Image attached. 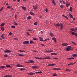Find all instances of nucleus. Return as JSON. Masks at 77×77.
Here are the masks:
<instances>
[{
	"mask_svg": "<svg viewBox=\"0 0 77 77\" xmlns=\"http://www.w3.org/2000/svg\"><path fill=\"white\" fill-rule=\"evenodd\" d=\"M60 26V30H62L63 29V25L62 23H61L60 24V23H57L55 25V26L56 27H59Z\"/></svg>",
	"mask_w": 77,
	"mask_h": 77,
	"instance_id": "1",
	"label": "nucleus"
},
{
	"mask_svg": "<svg viewBox=\"0 0 77 77\" xmlns=\"http://www.w3.org/2000/svg\"><path fill=\"white\" fill-rule=\"evenodd\" d=\"M29 41H26L24 42H23V44H25V45H28V44H29Z\"/></svg>",
	"mask_w": 77,
	"mask_h": 77,
	"instance_id": "2",
	"label": "nucleus"
},
{
	"mask_svg": "<svg viewBox=\"0 0 77 77\" xmlns=\"http://www.w3.org/2000/svg\"><path fill=\"white\" fill-rule=\"evenodd\" d=\"M16 66L17 67H19L20 68H22L23 67V65L21 64H17Z\"/></svg>",
	"mask_w": 77,
	"mask_h": 77,
	"instance_id": "3",
	"label": "nucleus"
},
{
	"mask_svg": "<svg viewBox=\"0 0 77 77\" xmlns=\"http://www.w3.org/2000/svg\"><path fill=\"white\" fill-rule=\"evenodd\" d=\"M4 52V53H11V51L9 50H5Z\"/></svg>",
	"mask_w": 77,
	"mask_h": 77,
	"instance_id": "4",
	"label": "nucleus"
},
{
	"mask_svg": "<svg viewBox=\"0 0 77 77\" xmlns=\"http://www.w3.org/2000/svg\"><path fill=\"white\" fill-rule=\"evenodd\" d=\"M40 41H43V38L42 37H40L39 38Z\"/></svg>",
	"mask_w": 77,
	"mask_h": 77,
	"instance_id": "5",
	"label": "nucleus"
},
{
	"mask_svg": "<svg viewBox=\"0 0 77 77\" xmlns=\"http://www.w3.org/2000/svg\"><path fill=\"white\" fill-rule=\"evenodd\" d=\"M68 44L67 43H62V45L63 46H64V47H65V46H66V45H68Z\"/></svg>",
	"mask_w": 77,
	"mask_h": 77,
	"instance_id": "6",
	"label": "nucleus"
},
{
	"mask_svg": "<svg viewBox=\"0 0 77 77\" xmlns=\"http://www.w3.org/2000/svg\"><path fill=\"white\" fill-rule=\"evenodd\" d=\"M70 30H71L72 31H74V32H76V29H75L72 28L70 29Z\"/></svg>",
	"mask_w": 77,
	"mask_h": 77,
	"instance_id": "7",
	"label": "nucleus"
},
{
	"mask_svg": "<svg viewBox=\"0 0 77 77\" xmlns=\"http://www.w3.org/2000/svg\"><path fill=\"white\" fill-rule=\"evenodd\" d=\"M5 77H12V75H4Z\"/></svg>",
	"mask_w": 77,
	"mask_h": 77,
	"instance_id": "8",
	"label": "nucleus"
},
{
	"mask_svg": "<svg viewBox=\"0 0 77 77\" xmlns=\"http://www.w3.org/2000/svg\"><path fill=\"white\" fill-rule=\"evenodd\" d=\"M50 36H51V37H53V36H54V35L53 34V33L52 32H50Z\"/></svg>",
	"mask_w": 77,
	"mask_h": 77,
	"instance_id": "9",
	"label": "nucleus"
},
{
	"mask_svg": "<svg viewBox=\"0 0 77 77\" xmlns=\"http://www.w3.org/2000/svg\"><path fill=\"white\" fill-rule=\"evenodd\" d=\"M32 68L33 69H36V68H38V66H32Z\"/></svg>",
	"mask_w": 77,
	"mask_h": 77,
	"instance_id": "10",
	"label": "nucleus"
},
{
	"mask_svg": "<svg viewBox=\"0 0 77 77\" xmlns=\"http://www.w3.org/2000/svg\"><path fill=\"white\" fill-rule=\"evenodd\" d=\"M54 65H55V64L48 63V66H54Z\"/></svg>",
	"mask_w": 77,
	"mask_h": 77,
	"instance_id": "11",
	"label": "nucleus"
},
{
	"mask_svg": "<svg viewBox=\"0 0 77 77\" xmlns=\"http://www.w3.org/2000/svg\"><path fill=\"white\" fill-rule=\"evenodd\" d=\"M72 56L73 57H76L77 56V54H73L72 55Z\"/></svg>",
	"mask_w": 77,
	"mask_h": 77,
	"instance_id": "12",
	"label": "nucleus"
},
{
	"mask_svg": "<svg viewBox=\"0 0 77 77\" xmlns=\"http://www.w3.org/2000/svg\"><path fill=\"white\" fill-rule=\"evenodd\" d=\"M29 75H33V74H35V73L33 72H29L28 73Z\"/></svg>",
	"mask_w": 77,
	"mask_h": 77,
	"instance_id": "13",
	"label": "nucleus"
},
{
	"mask_svg": "<svg viewBox=\"0 0 77 77\" xmlns=\"http://www.w3.org/2000/svg\"><path fill=\"white\" fill-rule=\"evenodd\" d=\"M30 63H35V62H34V61H33V60H29Z\"/></svg>",
	"mask_w": 77,
	"mask_h": 77,
	"instance_id": "14",
	"label": "nucleus"
},
{
	"mask_svg": "<svg viewBox=\"0 0 77 77\" xmlns=\"http://www.w3.org/2000/svg\"><path fill=\"white\" fill-rule=\"evenodd\" d=\"M56 70H57V71H60L61 70V69H60L59 68H56Z\"/></svg>",
	"mask_w": 77,
	"mask_h": 77,
	"instance_id": "15",
	"label": "nucleus"
},
{
	"mask_svg": "<svg viewBox=\"0 0 77 77\" xmlns=\"http://www.w3.org/2000/svg\"><path fill=\"white\" fill-rule=\"evenodd\" d=\"M69 5H70V4L68 2L66 4V7H68Z\"/></svg>",
	"mask_w": 77,
	"mask_h": 77,
	"instance_id": "16",
	"label": "nucleus"
},
{
	"mask_svg": "<svg viewBox=\"0 0 77 77\" xmlns=\"http://www.w3.org/2000/svg\"><path fill=\"white\" fill-rule=\"evenodd\" d=\"M52 3L54 4V5H56V2H54V0H53L52 1Z\"/></svg>",
	"mask_w": 77,
	"mask_h": 77,
	"instance_id": "17",
	"label": "nucleus"
},
{
	"mask_svg": "<svg viewBox=\"0 0 77 77\" xmlns=\"http://www.w3.org/2000/svg\"><path fill=\"white\" fill-rule=\"evenodd\" d=\"M69 11H70V12H72V7H70V9H69Z\"/></svg>",
	"mask_w": 77,
	"mask_h": 77,
	"instance_id": "18",
	"label": "nucleus"
},
{
	"mask_svg": "<svg viewBox=\"0 0 77 77\" xmlns=\"http://www.w3.org/2000/svg\"><path fill=\"white\" fill-rule=\"evenodd\" d=\"M66 51H69V50H71V49H70V48H66Z\"/></svg>",
	"mask_w": 77,
	"mask_h": 77,
	"instance_id": "19",
	"label": "nucleus"
},
{
	"mask_svg": "<svg viewBox=\"0 0 77 77\" xmlns=\"http://www.w3.org/2000/svg\"><path fill=\"white\" fill-rule=\"evenodd\" d=\"M1 29L3 31L4 30H5V28L3 26H1Z\"/></svg>",
	"mask_w": 77,
	"mask_h": 77,
	"instance_id": "20",
	"label": "nucleus"
},
{
	"mask_svg": "<svg viewBox=\"0 0 77 77\" xmlns=\"http://www.w3.org/2000/svg\"><path fill=\"white\" fill-rule=\"evenodd\" d=\"M44 59H50V58L49 57H46L44 58Z\"/></svg>",
	"mask_w": 77,
	"mask_h": 77,
	"instance_id": "21",
	"label": "nucleus"
},
{
	"mask_svg": "<svg viewBox=\"0 0 77 77\" xmlns=\"http://www.w3.org/2000/svg\"><path fill=\"white\" fill-rule=\"evenodd\" d=\"M74 59V58L72 57H71L69 58H68V59H69V60H71V59Z\"/></svg>",
	"mask_w": 77,
	"mask_h": 77,
	"instance_id": "22",
	"label": "nucleus"
},
{
	"mask_svg": "<svg viewBox=\"0 0 77 77\" xmlns=\"http://www.w3.org/2000/svg\"><path fill=\"white\" fill-rule=\"evenodd\" d=\"M51 55H56V54H57V53H51Z\"/></svg>",
	"mask_w": 77,
	"mask_h": 77,
	"instance_id": "23",
	"label": "nucleus"
},
{
	"mask_svg": "<svg viewBox=\"0 0 77 77\" xmlns=\"http://www.w3.org/2000/svg\"><path fill=\"white\" fill-rule=\"evenodd\" d=\"M65 70L66 71H67V72H70V71H71V70L69 69H66Z\"/></svg>",
	"mask_w": 77,
	"mask_h": 77,
	"instance_id": "24",
	"label": "nucleus"
},
{
	"mask_svg": "<svg viewBox=\"0 0 77 77\" xmlns=\"http://www.w3.org/2000/svg\"><path fill=\"white\" fill-rule=\"evenodd\" d=\"M5 25V23H2L1 25H0V26H4V25Z\"/></svg>",
	"mask_w": 77,
	"mask_h": 77,
	"instance_id": "25",
	"label": "nucleus"
},
{
	"mask_svg": "<svg viewBox=\"0 0 77 77\" xmlns=\"http://www.w3.org/2000/svg\"><path fill=\"white\" fill-rule=\"evenodd\" d=\"M22 8L24 10V11H26V8H25V7L23 6L22 7Z\"/></svg>",
	"mask_w": 77,
	"mask_h": 77,
	"instance_id": "26",
	"label": "nucleus"
},
{
	"mask_svg": "<svg viewBox=\"0 0 77 77\" xmlns=\"http://www.w3.org/2000/svg\"><path fill=\"white\" fill-rule=\"evenodd\" d=\"M52 39L54 41V40H56V38L54 37H53L52 38Z\"/></svg>",
	"mask_w": 77,
	"mask_h": 77,
	"instance_id": "27",
	"label": "nucleus"
},
{
	"mask_svg": "<svg viewBox=\"0 0 77 77\" xmlns=\"http://www.w3.org/2000/svg\"><path fill=\"white\" fill-rule=\"evenodd\" d=\"M6 67H7V68H10L11 66L9 65H6Z\"/></svg>",
	"mask_w": 77,
	"mask_h": 77,
	"instance_id": "28",
	"label": "nucleus"
},
{
	"mask_svg": "<svg viewBox=\"0 0 77 77\" xmlns=\"http://www.w3.org/2000/svg\"><path fill=\"white\" fill-rule=\"evenodd\" d=\"M35 59H42V58L41 57H35Z\"/></svg>",
	"mask_w": 77,
	"mask_h": 77,
	"instance_id": "29",
	"label": "nucleus"
},
{
	"mask_svg": "<svg viewBox=\"0 0 77 77\" xmlns=\"http://www.w3.org/2000/svg\"><path fill=\"white\" fill-rule=\"evenodd\" d=\"M3 10V7H2L1 9H0V12H1Z\"/></svg>",
	"mask_w": 77,
	"mask_h": 77,
	"instance_id": "30",
	"label": "nucleus"
},
{
	"mask_svg": "<svg viewBox=\"0 0 77 77\" xmlns=\"http://www.w3.org/2000/svg\"><path fill=\"white\" fill-rule=\"evenodd\" d=\"M28 20H30L31 19V17L30 16H28L27 17Z\"/></svg>",
	"mask_w": 77,
	"mask_h": 77,
	"instance_id": "31",
	"label": "nucleus"
},
{
	"mask_svg": "<svg viewBox=\"0 0 77 77\" xmlns=\"http://www.w3.org/2000/svg\"><path fill=\"white\" fill-rule=\"evenodd\" d=\"M2 69H4V68H6V67L5 66H2Z\"/></svg>",
	"mask_w": 77,
	"mask_h": 77,
	"instance_id": "32",
	"label": "nucleus"
},
{
	"mask_svg": "<svg viewBox=\"0 0 77 77\" xmlns=\"http://www.w3.org/2000/svg\"><path fill=\"white\" fill-rule=\"evenodd\" d=\"M69 16L70 17V18H73V16H72V15L71 14L69 15Z\"/></svg>",
	"mask_w": 77,
	"mask_h": 77,
	"instance_id": "33",
	"label": "nucleus"
},
{
	"mask_svg": "<svg viewBox=\"0 0 77 77\" xmlns=\"http://www.w3.org/2000/svg\"><path fill=\"white\" fill-rule=\"evenodd\" d=\"M60 8H61L62 9L63 8V5H61L60 6Z\"/></svg>",
	"mask_w": 77,
	"mask_h": 77,
	"instance_id": "34",
	"label": "nucleus"
},
{
	"mask_svg": "<svg viewBox=\"0 0 77 77\" xmlns=\"http://www.w3.org/2000/svg\"><path fill=\"white\" fill-rule=\"evenodd\" d=\"M49 39H49V38H47V39L44 40V41H48V40H49Z\"/></svg>",
	"mask_w": 77,
	"mask_h": 77,
	"instance_id": "35",
	"label": "nucleus"
},
{
	"mask_svg": "<svg viewBox=\"0 0 77 77\" xmlns=\"http://www.w3.org/2000/svg\"><path fill=\"white\" fill-rule=\"evenodd\" d=\"M30 15H34V13L32 12H30Z\"/></svg>",
	"mask_w": 77,
	"mask_h": 77,
	"instance_id": "36",
	"label": "nucleus"
},
{
	"mask_svg": "<svg viewBox=\"0 0 77 77\" xmlns=\"http://www.w3.org/2000/svg\"><path fill=\"white\" fill-rule=\"evenodd\" d=\"M38 24V23L37 22H35L34 23V24L35 25V26H36Z\"/></svg>",
	"mask_w": 77,
	"mask_h": 77,
	"instance_id": "37",
	"label": "nucleus"
},
{
	"mask_svg": "<svg viewBox=\"0 0 77 77\" xmlns=\"http://www.w3.org/2000/svg\"><path fill=\"white\" fill-rule=\"evenodd\" d=\"M72 44H73L74 45H76V44H75V42H72Z\"/></svg>",
	"mask_w": 77,
	"mask_h": 77,
	"instance_id": "38",
	"label": "nucleus"
},
{
	"mask_svg": "<svg viewBox=\"0 0 77 77\" xmlns=\"http://www.w3.org/2000/svg\"><path fill=\"white\" fill-rule=\"evenodd\" d=\"M63 1H62V0H60V1L59 2L60 3H63Z\"/></svg>",
	"mask_w": 77,
	"mask_h": 77,
	"instance_id": "39",
	"label": "nucleus"
},
{
	"mask_svg": "<svg viewBox=\"0 0 77 77\" xmlns=\"http://www.w3.org/2000/svg\"><path fill=\"white\" fill-rule=\"evenodd\" d=\"M5 36V34H2L1 36H0V37H2H2H4V36Z\"/></svg>",
	"mask_w": 77,
	"mask_h": 77,
	"instance_id": "40",
	"label": "nucleus"
},
{
	"mask_svg": "<svg viewBox=\"0 0 77 77\" xmlns=\"http://www.w3.org/2000/svg\"><path fill=\"white\" fill-rule=\"evenodd\" d=\"M37 8H38V7H37V6L35 5V7L34 8V9L35 10H36V9H37Z\"/></svg>",
	"mask_w": 77,
	"mask_h": 77,
	"instance_id": "41",
	"label": "nucleus"
},
{
	"mask_svg": "<svg viewBox=\"0 0 77 77\" xmlns=\"http://www.w3.org/2000/svg\"><path fill=\"white\" fill-rule=\"evenodd\" d=\"M71 32H72V35H75V32H74L72 31Z\"/></svg>",
	"mask_w": 77,
	"mask_h": 77,
	"instance_id": "42",
	"label": "nucleus"
},
{
	"mask_svg": "<svg viewBox=\"0 0 77 77\" xmlns=\"http://www.w3.org/2000/svg\"><path fill=\"white\" fill-rule=\"evenodd\" d=\"M18 56H24V55L22 54H19Z\"/></svg>",
	"mask_w": 77,
	"mask_h": 77,
	"instance_id": "43",
	"label": "nucleus"
},
{
	"mask_svg": "<svg viewBox=\"0 0 77 77\" xmlns=\"http://www.w3.org/2000/svg\"><path fill=\"white\" fill-rule=\"evenodd\" d=\"M53 76H57V74H54L53 75Z\"/></svg>",
	"mask_w": 77,
	"mask_h": 77,
	"instance_id": "44",
	"label": "nucleus"
},
{
	"mask_svg": "<svg viewBox=\"0 0 77 77\" xmlns=\"http://www.w3.org/2000/svg\"><path fill=\"white\" fill-rule=\"evenodd\" d=\"M8 54H5L4 55V56L5 57H8Z\"/></svg>",
	"mask_w": 77,
	"mask_h": 77,
	"instance_id": "45",
	"label": "nucleus"
},
{
	"mask_svg": "<svg viewBox=\"0 0 77 77\" xmlns=\"http://www.w3.org/2000/svg\"><path fill=\"white\" fill-rule=\"evenodd\" d=\"M7 8H8V9H11V6H7Z\"/></svg>",
	"mask_w": 77,
	"mask_h": 77,
	"instance_id": "46",
	"label": "nucleus"
},
{
	"mask_svg": "<svg viewBox=\"0 0 77 77\" xmlns=\"http://www.w3.org/2000/svg\"><path fill=\"white\" fill-rule=\"evenodd\" d=\"M12 28H13V29H14V28H15V26H11Z\"/></svg>",
	"mask_w": 77,
	"mask_h": 77,
	"instance_id": "47",
	"label": "nucleus"
},
{
	"mask_svg": "<svg viewBox=\"0 0 77 77\" xmlns=\"http://www.w3.org/2000/svg\"><path fill=\"white\" fill-rule=\"evenodd\" d=\"M14 24L16 26H17L18 25V24H17V23L16 22L14 23Z\"/></svg>",
	"mask_w": 77,
	"mask_h": 77,
	"instance_id": "48",
	"label": "nucleus"
},
{
	"mask_svg": "<svg viewBox=\"0 0 77 77\" xmlns=\"http://www.w3.org/2000/svg\"><path fill=\"white\" fill-rule=\"evenodd\" d=\"M38 74H41L42 73V72L40 71V72H38Z\"/></svg>",
	"mask_w": 77,
	"mask_h": 77,
	"instance_id": "49",
	"label": "nucleus"
},
{
	"mask_svg": "<svg viewBox=\"0 0 77 77\" xmlns=\"http://www.w3.org/2000/svg\"><path fill=\"white\" fill-rule=\"evenodd\" d=\"M45 12H48V9L47 8H46L45 9Z\"/></svg>",
	"mask_w": 77,
	"mask_h": 77,
	"instance_id": "50",
	"label": "nucleus"
},
{
	"mask_svg": "<svg viewBox=\"0 0 77 77\" xmlns=\"http://www.w3.org/2000/svg\"><path fill=\"white\" fill-rule=\"evenodd\" d=\"M20 70H25V69H23L22 68L21 69H20Z\"/></svg>",
	"mask_w": 77,
	"mask_h": 77,
	"instance_id": "51",
	"label": "nucleus"
},
{
	"mask_svg": "<svg viewBox=\"0 0 77 77\" xmlns=\"http://www.w3.org/2000/svg\"><path fill=\"white\" fill-rule=\"evenodd\" d=\"M17 15L15 14V17H14L15 19H17Z\"/></svg>",
	"mask_w": 77,
	"mask_h": 77,
	"instance_id": "52",
	"label": "nucleus"
},
{
	"mask_svg": "<svg viewBox=\"0 0 77 77\" xmlns=\"http://www.w3.org/2000/svg\"><path fill=\"white\" fill-rule=\"evenodd\" d=\"M1 38H2V39H5V37H1Z\"/></svg>",
	"mask_w": 77,
	"mask_h": 77,
	"instance_id": "53",
	"label": "nucleus"
},
{
	"mask_svg": "<svg viewBox=\"0 0 77 77\" xmlns=\"http://www.w3.org/2000/svg\"><path fill=\"white\" fill-rule=\"evenodd\" d=\"M33 41L31 40L30 41V44H32L33 43Z\"/></svg>",
	"mask_w": 77,
	"mask_h": 77,
	"instance_id": "54",
	"label": "nucleus"
},
{
	"mask_svg": "<svg viewBox=\"0 0 77 77\" xmlns=\"http://www.w3.org/2000/svg\"><path fill=\"white\" fill-rule=\"evenodd\" d=\"M9 35H12V33L10 32L9 33Z\"/></svg>",
	"mask_w": 77,
	"mask_h": 77,
	"instance_id": "55",
	"label": "nucleus"
},
{
	"mask_svg": "<svg viewBox=\"0 0 77 77\" xmlns=\"http://www.w3.org/2000/svg\"><path fill=\"white\" fill-rule=\"evenodd\" d=\"M27 34H28V35H30V33H29V32H27Z\"/></svg>",
	"mask_w": 77,
	"mask_h": 77,
	"instance_id": "56",
	"label": "nucleus"
},
{
	"mask_svg": "<svg viewBox=\"0 0 77 77\" xmlns=\"http://www.w3.org/2000/svg\"><path fill=\"white\" fill-rule=\"evenodd\" d=\"M33 39L34 40H36V39H37V38H33Z\"/></svg>",
	"mask_w": 77,
	"mask_h": 77,
	"instance_id": "57",
	"label": "nucleus"
},
{
	"mask_svg": "<svg viewBox=\"0 0 77 77\" xmlns=\"http://www.w3.org/2000/svg\"><path fill=\"white\" fill-rule=\"evenodd\" d=\"M2 68H3L2 66H0V70H2Z\"/></svg>",
	"mask_w": 77,
	"mask_h": 77,
	"instance_id": "58",
	"label": "nucleus"
},
{
	"mask_svg": "<svg viewBox=\"0 0 77 77\" xmlns=\"http://www.w3.org/2000/svg\"><path fill=\"white\" fill-rule=\"evenodd\" d=\"M54 59H56L57 60L58 59V58L57 57H54Z\"/></svg>",
	"mask_w": 77,
	"mask_h": 77,
	"instance_id": "59",
	"label": "nucleus"
},
{
	"mask_svg": "<svg viewBox=\"0 0 77 77\" xmlns=\"http://www.w3.org/2000/svg\"><path fill=\"white\" fill-rule=\"evenodd\" d=\"M46 52H47V53H50V51H46Z\"/></svg>",
	"mask_w": 77,
	"mask_h": 77,
	"instance_id": "60",
	"label": "nucleus"
},
{
	"mask_svg": "<svg viewBox=\"0 0 77 77\" xmlns=\"http://www.w3.org/2000/svg\"><path fill=\"white\" fill-rule=\"evenodd\" d=\"M28 31H29V32H32V30L30 29H28L27 30Z\"/></svg>",
	"mask_w": 77,
	"mask_h": 77,
	"instance_id": "61",
	"label": "nucleus"
},
{
	"mask_svg": "<svg viewBox=\"0 0 77 77\" xmlns=\"http://www.w3.org/2000/svg\"><path fill=\"white\" fill-rule=\"evenodd\" d=\"M50 51V53H51L52 52H53L54 51L51 50V51Z\"/></svg>",
	"mask_w": 77,
	"mask_h": 77,
	"instance_id": "62",
	"label": "nucleus"
},
{
	"mask_svg": "<svg viewBox=\"0 0 77 77\" xmlns=\"http://www.w3.org/2000/svg\"><path fill=\"white\" fill-rule=\"evenodd\" d=\"M19 51H20V53H22V52H23V51L19 50Z\"/></svg>",
	"mask_w": 77,
	"mask_h": 77,
	"instance_id": "63",
	"label": "nucleus"
},
{
	"mask_svg": "<svg viewBox=\"0 0 77 77\" xmlns=\"http://www.w3.org/2000/svg\"><path fill=\"white\" fill-rule=\"evenodd\" d=\"M74 35L75 36H77V34H76V33H75Z\"/></svg>",
	"mask_w": 77,
	"mask_h": 77,
	"instance_id": "64",
	"label": "nucleus"
}]
</instances>
